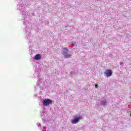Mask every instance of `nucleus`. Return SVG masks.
<instances>
[{
    "mask_svg": "<svg viewBox=\"0 0 131 131\" xmlns=\"http://www.w3.org/2000/svg\"><path fill=\"white\" fill-rule=\"evenodd\" d=\"M102 105H106V100H103L101 102Z\"/></svg>",
    "mask_w": 131,
    "mask_h": 131,
    "instance_id": "nucleus-8",
    "label": "nucleus"
},
{
    "mask_svg": "<svg viewBox=\"0 0 131 131\" xmlns=\"http://www.w3.org/2000/svg\"><path fill=\"white\" fill-rule=\"evenodd\" d=\"M95 88H98V85L97 84H95Z\"/></svg>",
    "mask_w": 131,
    "mask_h": 131,
    "instance_id": "nucleus-9",
    "label": "nucleus"
},
{
    "mask_svg": "<svg viewBox=\"0 0 131 131\" xmlns=\"http://www.w3.org/2000/svg\"><path fill=\"white\" fill-rule=\"evenodd\" d=\"M112 74V72L110 70H108L105 73V75H106V76H107V77L111 76Z\"/></svg>",
    "mask_w": 131,
    "mask_h": 131,
    "instance_id": "nucleus-6",
    "label": "nucleus"
},
{
    "mask_svg": "<svg viewBox=\"0 0 131 131\" xmlns=\"http://www.w3.org/2000/svg\"><path fill=\"white\" fill-rule=\"evenodd\" d=\"M70 57H71V55H70V54H67L65 55V58H70Z\"/></svg>",
    "mask_w": 131,
    "mask_h": 131,
    "instance_id": "nucleus-7",
    "label": "nucleus"
},
{
    "mask_svg": "<svg viewBox=\"0 0 131 131\" xmlns=\"http://www.w3.org/2000/svg\"><path fill=\"white\" fill-rule=\"evenodd\" d=\"M34 59L35 60H36L37 61H38V60H40V59H41V55H40V54H36L34 56Z\"/></svg>",
    "mask_w": 131,
    "mask_h": 131,
    "instance_id": "nucleus-5",
    "label": "nucleus"
},
{
    "mask_svg": "<svg viewBox=\"0 0 131 131\" xmlns=\"http://www.w3.org/2000/svg\"><path fill=\"white\" fill-rule=\"evenodd\" d=\"M17 2L19 4L17 5L18 9L20 12H22L23 16L26 17V11H25V5L21 4V0H17Z\"/></svg>",
    "mask_w": 131,
    "mask_h": 131,
    "instance_id": "nucleus-1",
    "label": "nucleus"
},
{
    "mask_svg": "<svg viewBox=\"0 0 131 131\" xmlns=\"http://www.w3.org/2000/svg\"><path fill=\"white\" fill-rule=\"evenodd\" d=\"M24 24L26 26L25 31L26 33H30V31L31 30V28H32V24H29L28 21L24 20Z\"/></svg>",
    "mask_w": 131,
    "mask_h": 131,
    "instance_id": "nucleus-2",
    "label": "nucleus"
},
{
    "mask_svg": "<svg viewBox=\"0 0 131 131\" xmlns=\"http://www.w3.org/2000/svg\"><path fill=\"white\" fill-rule=\"evenodd\" d=\"M66 53H67V51H68L67 49H66Z\"/></svg>",
    "mask_w": 131,
    "mask_h": 131,
    "instance_id": "nucleus-10",
    "label": "nucleus"
},
{
    "mask_svg": "<svg viewBox=\"0 0 131 131\" xmlns=\"http://www.w3.org/2000/svg\"><path fill=\"white\" fill-rule=\"evenodd\" d=\"M53 103V101L50 99H45L43 101V106H49V105H51Z\"/></svg>",
    "mask_w": 131,
    "mask_h": 131,
    "instance_id": "nucleus-3",
    "label": "nucleus"
},
{
    "mask_svg": "<svg viewBox=\"0 0 131 131\" xmlns=\"http://www.w3.org/2000/svg\"><path fill=\"white\" fill-rule=\"evenodd\" d=\"M81 117H75V118H74V119H73L72 121V123L73 124H75L76 123H77V122H79V120H80V119H81Z\"/></svg>",
    "mask_w": 131,
    "mask_h": 131,
    "instance_id": "nucleus-4",
    "label": "nucleus"
}]
</instances>
